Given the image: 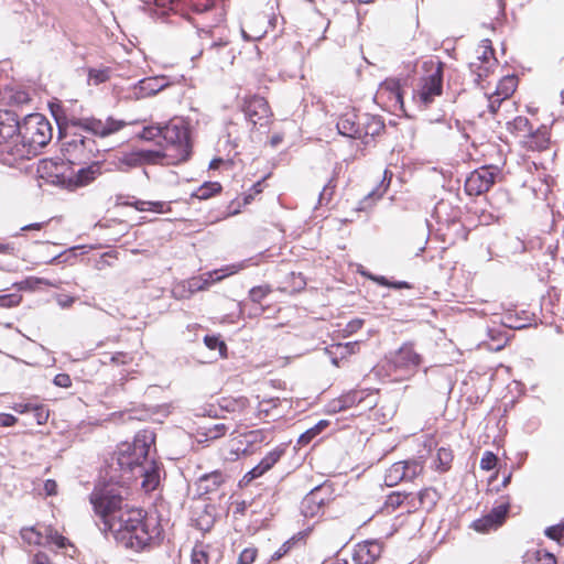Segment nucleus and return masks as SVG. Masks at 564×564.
<instances>
[{"label": "nucleus", "instance_id": "13", "mask_svg": "<svg viewBox=\"0 0 564 564\" xmlns=\"http://www.w3.org/2000/svg\"><path fill=\"white\" fill-rule=\"evenodd\" d=\"M21 536L28 544H34L47 547L50 550L65 549V554L73 557V554L67 553V549H74L68 539L61 535L58 531H20Z\"/></svg>", "mask_w": 564, "mask_h": 564}, {"label": "nucleus", "instance_id": "45", "mask_svg": "<svg viewBox=\"0 0 564 564\" xmlns=\"http://www.w3.org/2000/svg\"><path fill=\"white\" fill-rule=\"evenodd\" d=\"M111 68L102 67V68H89L88 69V80L94 85H99L106 83L111 77Z\"/></svg>", "mask_w": 564, "mask_h": 564}, {"label": "nucleus", "instance_id": "15", "mask_svg": "<svg viewBox=\"0 0 564 564\" xmlns=\"http://www.w3.org/2000/svg\"><path fill=\"white\" fill-rule=\"evenodd\" d=\"M338 410L344 411L354 406L362 405L364 409H372L376 405L373 392L369 389H355L341 394L337 399Z\"/></svg>", "mask_w": 564, "mask_h": 564}, {"label": "nucleus", "instance_id": "39", "mask_svg": "<svg viewBox=\"0 0 564 564\" xmlns=\"http://www.w3.org/2000/svg\"><path fill=\"white\" fill-rule=\"evenodd\" d=\"M221 191L223 186L219 182H205L192 194V197L206 200L217 196Z\"/></svg>", "mask_w": 564, "mask_h": 564}, {"label": "nucleus", "instance_id": "46", "mask_svg": "<svg viewBox=\"0 0 564 564\" xmlns=\"http://www.w3.org/2000/svg\"><path fill=\"white\" fill-rule=\"evenodd\" d=\"M208 545L198 542L192 550L191 564H208Z\"/></svg>", "mask_w": 564, "mask_h": 564}, {"label": "nucleus", "instance_id": "34", "mask_svg": "<svg viewBox=\"0 0 564 564\" xmlns=\"http://www.w3.org/2000/svg\"><path fill=\"white\" fill-rule=\"evenodd\" d=\"M453 460V449L449 447H440L434 459V469L438 473H447L452 468Z\"/></svg>", "mask_w": 564, "mask_h": 564}, {"label": "nucleus", "instance_id": "8", "mask_svg": "<svg viewBox=\"0 0 564 564\" xmlns=\"http://www.w3.org/2000/svg\"><path fill=\"white\" fill-rule=\"evenodd\" d=\"M118 546L132 552L151 550L161 543V532L152 531H110Z\"/></svg>", "mask_w": 564, "mask_h": 564}, {"label": "nucleus", "instance_id": "21", "mask_svg": "<svg viewBox=\"0 0 564 564\" xmlns=\"http://www.w3.org/2000/svg\"><path fill=\"white\" fill-rule=\"evenodd\" d=\"M147 513L142 508L128 507L122 508L117 518L118 529H143Z\"/></svg>", "mask_w": 564, "mask_h": 564}, {"label": "nucleus", "instance_id": "30", "mask_svg": "<svg viewBox=\"0 0 564 564\" xmlns=\"http://www.w3.org/2000/svg\"><path fill=\"white\" fill-rule=\"evenodd\" d=\"M272 293V288L269 284L257 285L250 289L248 299L250 302L258 306L257 314H264L271 310L270 305H264V300Z\"/></svg>", "mask_w": 564, "mask_h": 564}, {"label": "nucleus", "instance_id": "41", "mask_svg": "<svg viewBox=\"0 0 564 564\" xmlns=\"http://www.w3.org/2000/svg\"><path fill=\"white\" fill-rule=\"evenodd\" d=\"M405 470V481H413L424 473V462L421 459L402 460Z\"/></svg>", "mask_w": 564, "mask_h": 564}, {"label": "nucleus", "instance_id": "35", "mask_svg": "<svg viewBox=\"0 0 564 564\" xmlns=\"http://www.w3.org/2000/svg\"><path fill=\"white\" fill-rule=\"evenodd\" d=\"M474 61H481L485 64L498 65L495 56V50L489 39L482 40L476 48V57Z\"/></svg>", "mask_w": 564, "mask_h": 564}, {"label": "nucleus", "instance_id": "26", "mask_svg": "<svg viewBox=\"0 0 564 564\" xmlns=\"http://www.w3.org/2000/svg\"><path fill=\"white\" fill-rule=\"evenodd\" d=\"M214 7V0H178L175 13L191 19L192 13H204Z\"/></svg>", "mask_w": 564, "mask_h": 564}, {"label": "nucleus", "instance_id": "60", "mask_svg": "<svg viewBox=\"0 0 564 564\" xmlns=\"http://www.w3.org/2000/svg\"><path fill=\"white\" fill-rule=\"evenodd\" d=\"M318 435V430L311 427L300 435L297 443L302 446L310 444Z\"/></svg>", "mask_w": 564, "mask_h": 564}, {"label": "nucleus", "instance_id": "24", "mask_svg": "<svg viewBox=\"0 0 564 564\" xmlns=\"http://www.w3.org/2000/svg\"><path fill=\"white\" fill-rule=\"evenodd\" d=\"M227 476L221 470H214L200 476L195 486L199 496L216 492L226 481Z\"/></svg>", "mask_w": 564, "mask_h": 564}, {"label": "nucleus", "instance_id": "53", "mask_svg": "<svg viewBox=\"0 0 564 564\" xmlns=\"http://www.w3.org/2000/svg\"><path fill=\"white\" fill-rule=\"evenodd\" d=\"M498 464V457L495 453L490 451H486L482 454V457L480 459V468L482 470H491L494 469Z\"/></svg>", "mask_w": 564, "mask_h": 564}, {"label": "nucleus", "instance_id": "20", "mask_svg": "<svg viewBox=\"0 0 564 564\" xmlns=\"http://www.w3.org/2000/svg\"><path fill=\"white\" fill-rule=\"evenodd\" d=\"M510 511V503L494 507L487 514L474 522V529H492L505 524Z\"/></svg>", "mask_w": 564, "mask_h": 564}, {"label": "nucleus", "instance_id": "19", "mask_svg": "<svg viewBox=\"0 0 564 564\" xmlns=\"http://www.w3.org/2000/svg\"><path fill=\"white\" fill-rule=\"evenodd\" d=\"M522 147L528 151L542 152L549 149L551 143L550 128L540 126L535 130L531 128L524 140L521 141Z\"/></svg>", "mask_w": 564, "mask_h": 564}, {"label": "nucleus", "instance_id": "1", "mask_svg": "<svg viewBox=\"0 0 564 564\" xmlns=\"http://www.w3.org/2000/svg\"><path fill=\"white\" fill-rule=\"evenodd\" d=\"M52 139V126L41 113L26 116L22 123L19 122L18 139L9 150L1 151L4 165L14 166L23 160H29L37 154L39 149L45 147Z\"/></svg>", "mask_w": 564, "mask_h": 564}, {"label": "nucleus", "instance_id": "40", "mask_svg": "<svg viewBox=\"0 0 564 564\" xmlns=\"http://www.w3.org/2000/svg\"><path fill=\"white\" fill-rule=\"evenodd\" d=\"M361 274L373 281L375 283H377L378 285H381V286H386V288H392V289H395V290H410L412 289V284H410L409 282L406 281H398V282H391L389 281L386 276L383 275H375L372 273H369V272H361Z\"/></svg>", "mask_w": 564, "mask_h": 564}, {"label": "nucleus", "instance_id": "29", "mask_svg": "<svg viewBox=\"0 0 564 564\" xmlns=\"http://www.w3.org/2000/svg\"><path fill=\"white\" fill-rule=\"evenodd\" d=\"M169 153L166 151L159 150H138L133 151L129 155V163L133 165L141 164H156L160 163L163 159H169Z\"/></svg>", "mask_w": 564, "mask_h": 564}, {"label": "nucleus", "instance_id": "63", "mask_svg": "<svg viewBox=\"0 0 564 564\" xmlns=\"http://www.w3.org/2000/svg\"><path fill=\"white\" fill-rule=\"evenodd\" d=\"M17 422H18V419L12 414H8V413L0 414V426L1 427L13 426L17 424Z\"/></svg>", "mask_w": 564, "mask_h": 564}, {"label": "nucleus", "instance_id": "32", "mask_svg": "<svg viewBox=\"0 0 564 564\" xmlns=\"http://www.w3.org/2000/svg\"><path fill=\"white\" fill-rule=\"evenodd\" d=\"M141 484L145 492L154 491L160 485V466L156 462H151L150 468L145 469Z\"/></svg>", "mask_w": 564, "mask_h": 564}, {"label": "nucleus", "instance_id": "56", "mask_svg": "<svg viewBox=\"0 0 564 564\" xmlns=\"http://www.w3.org/2000/svg\"><path fill=\"white\" fill-rule=\"evenodd\" d=\"M365 321L362 318H354L349 321L346 326L343 328V333L345 336H350L358 330H360L364 326Z\"/></svg>", "mask_w": 564, "mask_h": 564}, {"label": "nucleus", "instance_id": "23", "mask_svg": "<svg viewBox=\"0 0 564 564\" xmlns=\"http://www.w3.org/2000/svg\"><path fill=\"white\" fill-rule=\"evenodd\" d=\"M381 552L382 545L378 540H366L357 544L354 558L357 564H373Z\"/></svg>", "mask_w": 564, "mask_h": 564}, {"label": "nucleus", "instance_id": "10", "mask_svg": "<svg viewBox=\"0 0 564 564\" xmlns=\"http://www.w3.org/2000/svg\"><path fill=\"white\" fill-rule=\"evenodd\" d=\"M500 175V169L495 165H484L473 171L465 181V193L468 196H480L487 193Z\"/></svg>", "mask_w": 564, "mask_h": 564}, {"label": "nucleus", "instance_id": "33", "mask_svg": "<svg viewBox=\"0 0 564 564\" xmlns=\"http://www.w3.org/2000/svg\"><path fill=\"white\" fill-rule=\"evenodd\" d=\"M531 123L529 119L524 116H518L512 121L507 123V130L514 138L520 139L521 141L528 135V132L531 131Z\"/></svg>", "mask_w": 564, "mask_h": 564}, {"label": "nucleus", "instance_id": "58", "mask_svg": "<svg viewBox=\"0 0 564 564\" xmlns=\"http://www.w3.org/2000/svg\"><path fill=\"white\" fill-rule=\"evenodd\" d=\"M133 357L124 351H118L110 356V362L115 365H128L132 362Z\"/></svg>", "mask_w": 564, "mask_h": 564}, {"label": "nucleus", "instance_id": "62", "mask_svg": "<svg viewBox=\"0 0 564 564\" xmlns=\"http://www.w3.org/2000/svg\"><path fill=\"white\" fill-rule=\"evenodd\" d=\"M54 383L57 387L68 388L72 386V379L67 373H58L54 378Z\"/></svg>", "mask_w": 564, "mask_h": 564}, {"label": "nucleus", "instance_id": "49", "mask_svg": "<svg viewBox=\"0 0 564 564\" xmlns=\"http://www.w3.org/2000/svg\"><path fill=\"white\" fill-rule=\"evenodd\" d=\"M302 539L301 533L297 535L292 536L290 540L285 541L278 551H275L271 555V561H278L282 558L294 545L296 541H300Z\"/></svg>", "mask_w": 564, "mask_h": 564}, {"label": "nucleus", "instance_id": "17", "mask_svg": "<svg viewBox=\"0 0 564 564\" xmlns=\"http://www.w3.org/2000/svg\"><path fill=\"white\" fill-rule=\"evenodd\" d=\"M517 86L518 77L514 75L505 76L499 80L496 90L491 94H488V108L491 113H496L501 102L513 95Z\"/></svg>", "mask_w": 564, "mask_h": 564}, {"label": "nucleus", "instance_id": "52", "mask_svg": "<svg viewBox=\"0 0 564 564\" xmlns=\"http://www.w3.org/2000/svg\"><path fill=\"white\" fill-rule=\"evenodd\" d=\"M40 283H42L41 279L30 276L22 281L13 283V288H15L18 291L17 293H19L21 291L34 290Z\"/></svg>", "mask_w": 564, "mask_h": 564}, {"label": "nucleus", "instance_id": "48", "mask_svg": "<svg viewBox=\"0 0 564 564\" xmlns=\"http://www.w3.org/2000/svg\"><path fill=\"white\" fill-rule=\"evenodd\" d=\"M23 296L20 293L0 295V308H13L21 304Z\"/></svg>", "mask_w": 564, "mask_h": 564}, {"label": "nucleus", "instance_id": "22", "mask_svg": "<svg viewBox=\"0 0 564 564\" xmlns=\"http://www.w3.org/2000/svg\"><path fill=\"white\" fill-rule=\"evenodd\" d=\"M338 132L348 138L358 139L360 137L361 118L355 109H347L337 121Z\"/></svg>", "mask_w": 564, "mask_h": 564}, {"label": "nucleus", "instance_id": "61", "mask_svg": "<svg viewBox=\"0 0 564 564\" xmlns=\"http://www.w3.org/2000/svg\"><path fill=\"white\" fill-rule=\"evenodd\" d=\"M337 348L343 350L340 352L341 356L352 355V354H356L359 350V344H358V341H350V343H346V344H338Z\"/></svg>", "mask_w": 564, "mask_h": 564}, {"label": "nucleus", "instance_id": "57", "mask_svg": "<svg viewBox=\"0 0 564 564\" xmlns=\"http://www.w3.org/2000/svg\"><path fill=\"white\" fill-rule=\"evenodd\" d=\"M256 557L257 549L247 547L240 553L237 564H252L256 561Z\"/></svg>", "mask_w": 564, "mask_h": 564}, {"label": "nucleus", "instance_id": "5", "mask_svg": "<svg viewBox=\"0 0 564 564\" xmlns=\"http://www.w3.org/2000/svg\"><path fill=\"white\" fill-rule=\"evenodd\" d=\"M162 138L166 142L165 151L170 163L177 164L188 160L192 153L188 124L182 119H173L162 127Z\"/></svg>", "mask_w": 564, "mask_h": 564}, {"label": "nucleus", "instance_id": "11", "mask_svg": "<svg viewBox=\"0 0 564 564\" xmlns=\"http://www.w3.org/2000/svg\"><path fill=\"white\" fill-rule=\"evenodd\" d=\"M335 499L333 484L325 481L312 489L302 500V513L306 518L317 516L325 506Z\"/></svg>", "mask_w": 564, "mask_h": 564}, {"label": "nucleus", "instance_id": "59", "mask_svg": "<svg viewBox=\"0 0 564 564\" xmlns=\"http://www.w3.org/2000/svg\"><path fill=\"white\" fill-rule=\"evenodd\" d=\"M227 432V426L224 423H217L214 426L209 427L206 436L208 438H219L224 436Z\"/></svg>", "mask_w": 564, "mask_h": 564}, {"label": "nucleus", "instance_id": "50", "mask_svg": "<svg viewBox=\"0 0 564 564\" xmlns=\"http://www.w3.org/2000/svg\"><path fill=\"white\" fill-rule=\"evenodd\" d=\"M145 212H154L158 214H165L172 212L171 202L155 200L147 202Z\"/></svg>", "mask_w": 564, "mask_h": 564}, {"label": "nucleus", "instance_id": "14", "mask_svg": "<svg viewBox=\"0 0 564 564\" xmlns=\"http://www.w3.org/2000/svg\"><path fill=\"white\" fill-rule=\"evenodd\" d=\"M144 120H134L130 122H126L123 120H118L112 117H108L105 120L97 118H84L78 121V126L85 129L88 132H91L95 135L105 138L111 135L113 133L119 132L128 124H135L139 122H143Z\"/></svg>", "mask_w": 564, "mask_h": 564}, {"label": "nucleus", "instance_id": "47", "mask_svg": "<svg viewBox=\"0 0 564 564\" xmlns=\"http://www.w3.org/2000/svg\"><path fill=\"white\" fill-rule=\"evenodd\" d=\"M204 343L210 350H218L220 357H227V345L220 338V336L216 335H206L204 337Z\"/></svg>", "mask_w": 564, "mask_h": 564}, {"label": "nucleus", "instance_id": "36", "mask_svg": "<svg viewBox=\"0 0 564 564\" xmlns=\"http://www.w3.org/2000/svg\"><path fill=\"white\" fill-rule=\"evenodd\" d=\"M401 481H405V470L402 460L393 463L384 474V484L388 487L397 486Z\"/></svg>", "mask_w": 564, "mask_h": 564}, {"label": "nucleus", "instance_id": "44", "mask_svg": "<svg viewBox=\"0 0 564 564\" xmlns=\"http://www.w3.org/2000/svg\"><path fill=\"white\" fill-rule=\"evenodd\" d=\"M164 87V84L161 83L159 78L151 77L145 78L140 82V90L143 93L144 96H151L155 95L159 91H161Z\"/></svg>", "mask_w": 564, "mask_h": 564}, {"label": "nucleus", "instance_id": "12", "mask_svg": "<svg viewBox=\"0 0 564 564\" xmlns=\"http://www.w3.org/2000/svg\"><path fill=\"white\" fill-rule=\"evenodd\" d=\"M220 406L224 411L231 414V419L237 422L239 427L257 425V422H254V406L246 397L224 398Z\"/></svg>", "mask_w": 564, "mask_h": 564}, {"label": "nucleus", "instance_id": "4", "mask_svg": "<svg viewBox=\"0 0 564 564\" xmlns=\"http://www.w3.org/2000/svg\"><path fill=\"white\" fill-rule=\"evenodd\" d=\"M129 491L120 488L112 476L98 482L89 495V501L94 512L98 516L107 529L117 525V518L122 510V502L129 496Z\"/></svg>", "mask_w": 564, "mask_h": 564}, {"label": "nucleus", "instance_id": "2", "mask_svg": "<svg viewBox=\"0 0 564 564\" xmlns=\"http://www.w3.org/2000/svg\"><path fill=\"white\" fill-rule=\"evenodd\" d=\"M155 443V435L148 430L139 431L131 443L123 442L118 446L116 456V467L110 466L112 480L124 490L130 489L135 480L133 470L143 465L149 455L150 447Z\"/></svg>", "mask_w": 564, "mask_h": 564}, {"label": "nucleus", "instance_id": "31", "mask_svg": "<svg viewBox=\"0 0 564 564\" xmlns=\"http://www.w3.org/2000/svg\"><path fill=\"white\" fill-rule=\"evenodd\" d=\"M243 437L246 440V447L242 449L243 456L254 454L259 449L257 445L268 443V432L264 430L249 431L243 433Z\"/></svg>", "mask_w": 564, "mask_h": 564}, {"label": "nucleus", "instance_id": "25", "mask_svg": "<svg viewBox=\"0 0 564 564\" xmlns=\"http://www.w3.org/2000/svg\"><path fill=\"white\" fill-rule=\"evenodd\" d=\"M101 174V166L99 163H93L75 172L73 170L72 182H69V191L78 187L87 186Z\"/></svg>", "mask_w": 564, "mask_h": 564}, {"label": "nucleus", "instance_id": "27", "mask_svg": "<svg viewBox=\"0 0 564 564\" xmlns=\"http://www.w3.org/2000/svg\"><path fill=\"white\" fill-rule=\"evenodd\" d=\"M378 96L381 98L386 97L389 101L393 102V105L402 106L403 91L400 80L397 78H387L380 84Z\"/></svg>", "mask_w": 564, "mask_h": 564}, {"label": "nucleus", "instance_id": "51", "mask_svg": "<svg viewBox=\"0 0 564 564\" xmlns=\"http://www.w3.org/2000/svg\"><path fill=\"white\" fill-rule=\"evenodd\" d=\"M34 419L37 424H45L50 417V410L45 404L36 403L32 410Z\"/></svg>", "mask_w": 564, "mask_h": 564}, {"label": "nucleus", "instance_id": "37", "mask_svg": "<svg viewBox=\"0 0 564 564\" xmlns=\"http://www.w3.org/2000/svg\"><path fill=\"white\" fill-rule=\"evenodd\" d=\"M278 408V400H263L254 406V422L257 424L261 421H268L269 419L275 420L272 411Z\"/></svg>", "mask_w": 564, "mask_h": 564}, {"label": "nucleus", "instance_id": "9", "mask_svg": "<svg viewBox=\"0 0 564 564\" xmlns=\"http://www.w3.org/2000/svg\"><path fill=\"white\" fill-rule=\"evenodd\" d=\"M422 362L423 357L414 349L412 343H404L390 358L391 369L400 372L403 378L413 376Z\"/></svg>", "mask_w": 564, "mask_h": 564}, {"label": "nucleus", "instance_id": "43", "mask_svg": "<svg viewBox=\"0 0 564 564\" xmlns=\"http://www.w3.org/2000/svg\"><path fill=\"white\" fill-rule=\"evenodd\" d=\"M419 505L423 508H433L438 499V494L434 488L427 487L419 491Z\"/></svg>", "mask_w": 564, "mask_h": 564}, {"label": "nucleus", "instance_id": "38", "mask_svg": "<svg viewBox=\"0 0 564 564\" xmlns=\"http://www.w3.org/2000/svg\"><path fill=\"white\" fill-rule=\"evenodd\" d=\"M496 67V65L485 64L481 61H473L469 63V69L475 76V83L478 85L486 80L494 73Z\"/></svg>", "mask_w": 564, "mask_h": 564}, {"label": "nucleus", "instance_id": "3", "mask_svg": "<svg viewBox=\"0 0 564 564\" xmlns=\"http://www.w3.org/2000/svg\"><path fill=\"white\" fill-rule=\"evenodd\" d=\"M86 149V140L84 137H74L63 142V151L66 159L45 158L42 159L36 172L39 177L52 185L61 186L69 189L72 182L73 165L75 160H79Z\"/></svg>", "mask_w": 564, "mask_h": 564}, {"label": "nucleus", "instance_id": "18", "mask_svg": "<svg viewBox=\"0 0 564 564\" xmlns=\"http://www.w3.org/2000/svg\"><path fill=\"white\" fill-rule=\"evenodd\" d=\"M284 454L285 448L282 446H276L270 451L251 470L246 473L241 481L248 485L252 480L263 476L274 467V465L282 458Z\"/></svg>", "mask_w": 564, "mask_h": 564}, {"label": "nucleus", "instance_id": "42", "mask_svg": "<svg viewBox=\"0 0 564 564\" xmlns=\"http://www.w3.org/2000/svg\"><path fill=\"white\" fill-rule=\"evenodd\" d=\"M412 495L401 491H392L389 494L386 498L384 505L381 509V511H394L399 507L402 506V503L409 499Z\"/></svg>", "mask_w": 564, "mask_h": 564}, {"label": "nucleus", "instance_id": "55", "mask_svg": "<svg viewBox=\"0 0 564 564\" xmlns=\"http://www.w3.org/2000/svg\"><path fill=\"white\" fill-rule=\"evenodd\" d=\"M139 1L149 7L154 6L156 8L169 9L174 12L176 11V2H178V0H139Z\"/></svg>", "mask_w": 564, "mask_h": 564}, {"label": "nucleus", "instance_id": "54", "mask_svg": "<svg viewBox=\"0 0 564 564\" xmlns=\"http://www.w3.org/2000/svg\"><path fill=\"white\" fill-rule=\"evenodd\" d=\"M140 139L151 141L158 137H162V127L161 126H148L144 127L143 130L139 134Z\"/></svg>", "mask_w": 564, "mask_h": 564}, {"label": "nucleus", "instance_id": "16", "mask_svg": "<svg viewBox=\"0 0 564 564\" xmlns=\"http://www.w3.org/2000/svg\"><path fill=\"white\" fill-rule=\"evenodd\" d=\"M206 56L210 67L220 70L231 66L236 57L228 42L214 43L206 50Z\"/></svg>", "mask_w": 564, "mask_h": 564}, {"label": "nucleus", "instance_id": "7", "mask_svg": "<svg viewBox=\"0 0 564 564\" xmlns=\"http://www.w3.org/2000/svg\"><path fill=\"white\" fill-rule=\"evenodd\" d=\"M240 108L247 121L253 127H268L273 121V111L268 100L260 95H246Z\"/></svg>", "mask_w": 564, "mask_h": 564}, {"label": "nucleus", "instance_id": "6", "mask_svg": "<svg viewBox=\"0 0 564 564\" xmlns=\"http://www.w3.org/2000/svg\"><path fill=\"white\" fill-rule=\"evenodd\" d=\"M444 66V63L438 59L432 58L424 62V75L420 78L414 94V99L420 106L427 108L436 97L442 95Z\"/></svg>", "mask_w": 564, "mask_h": 564}, {"label": "nucleus", "instance_id": "64", "mask_svg": "<svg viewBox=\"0 0 564 564\" xmlns=\"http://www.w3.org/2000/svg\"><path fill=\"white\" fill-rule=\"evenodd\" d=\"M535 564H556V560L551 553H538Z\"/></svg>", "mask_w": 564, "mask_h": 564}, {"label": "nucleus", "instance_id": "28", "mask_svg": "<svg viewBox=\"0 0 564 564\" xmlns=\"http://www.w3.org/2000/svg\"><path fill=\"white\" fill-rule=\"evenodd\" d=\"M386 126L383 121L376 116L365 115L361 117L360 137L358 139L368 143V138H375L384 132Z\"/></svg>", "mask_w": 564, "mask_h": 564}]
</instances>
